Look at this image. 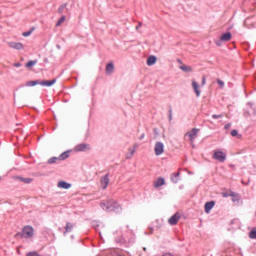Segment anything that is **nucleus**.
Here are the masks:
<instances>
[{"label": "nucleus", "mask_w": 256, "mask_h": 256, "mask_svg": "<svg viewBox=\"0 0 256 256\" xmlns=\"http://www.w3.org/2000/svg\"><path fill=\"white\" fill-rule=\"evenodd\" d=\"M57 83V79L39 81L38 85L42 87H51Z\"/></svg>", "instance_id": "nucleus-8"}, {"label": "nucleus", "mask_w": 256, "mask_h": 256, "mask_svg": "<svg viewBox=\"0 0 256 256\" xmlns=\"http://www.w3.org/2000/svg\"><path fill=\"white\" fill-rule=\"evenodd\" d=\"M143 139H145V133L141 134V136L139 137L140 141H143Z\"/></svg>", "instance_id": "nucleus-40"}, {"label": "nucleus", "mask_w": 256, "mask_h": 256, "mask_svg": "<svg viewBox=\"0 0 256 256\" xmlns=\"http://www.w3.org/2000/svg\"><path fill=\"white\" fill-rule=\"evenodd\" d=\"M163 185H165V178L163 177H159L155 182H154V187L155 189L159 188V187H163Z\"/></svg>", "instance_id": "nucleus-16"}, {"label": "nucleus", "mask_w": 256, "mask_h": 256, "mask_svg": "<svg viewBox=\"0 0 256 256\" xmlns=\"http://www.w3.org/2000/svg\"><path fill=\"white\" fill-rule=\"evenodd\" d=\"M223 118V114L217 115V114H213L212 115V119H221Z\"/></svg>", "instance_id": "nucleus-34"}, {"label": "nucleus", "mask_w": 256, "mask_h": 256, "mask_svg": "<svg viewBox=\"0 0 256 256\" xmlns=\"http://www.w3.org/2000/svg\"><path fill=\"white\" fill-rule=\"evenodd\" d=\"M56 47H57V49H61V46H60V45H57Z\"/></svg>", "instance_id": "nucleus-44"}, {"label": "nucleus", "mask_w": 256, "mask_h": 256, "mask_svg": "<svg viewBox=\"0 0 256 256\" xmlns=\"http://www.w3.org/2000/svg\"><path fill=\"white\" fill-rule=\"evenodd\" d=\"M34 31H35V28H31L29 31L23 32L22 35L23 37H29Z\"/></svg>", "instance_id": "nucleus-28"}, {"label": "nucleus", "mask_w": 256, "mask_h": 256, "mask_svg": "<svg viewBox=\"0 0 256 256\" xmlns=\"http://www.w3.org/2000/svg\"><path fill=\"white\" fill-rule=\"evenodd\" d=\"M69 153L70 151H65L58 158L60 161H65V159H69Z\"/></svg>", "instance_id": "nucleus-21"}, {"label": "nucleus", "mask_w": 256, "mask_h": 256, "mask_svg": "<svg viewBox=\"0 0 256 256\" xmlns=\"http://www.w3.org/2000/svg\"><path fill=\"white\" fill-rule=\"evenodd\" d=\"M8 45L9 47H11V49H16L18 51H21V49H23V43L21 42H9Z\"/></svg>", "instance_id": "nucleus-11"}, {"label": "nucleus", "mask_w": 256, "mask_h": 256, "mask_svg": "<svg viewBox=\"0 0 256 256\" xmlns=\"http://www.w3.org/2000/svg\"><path fill=\"white\" fill-rule=\"evenodd\" d=\"M218 85H220L221 89H223V87H225V82H223L221 79L217 80Z\"/></svg>", "instance_id": "nucleus-33"}, {"label": "nucleus", "mask_w": 256, "mask_h": 256, "mask_svg": "<svg viewBox=\"0 0 256 256\" xmlns=\"http://www.w3.org/2000/svg\"><path fill=\"white\" fill-rule=\"evenodd\" d=\"M232 37L233 35L231 34V32H227L222 34L219 40H214V43L215 45H217V47H221L222 43H227V41H231Z\"/></svg>", "instance_id": "nucleus-3"}, {"label": "nucleus", "mask_w": 256, "mask_h": 256, "mask_svg": "<svg viewBox=\"0 0 256 256\" xmlns=\"http://www.w3.org/2000/svg\"><path fill=\"white\" fill-rule=\"evenodd\" d=\"M231 136L232 137H237V139H241L242 135L239 134V132L237 130H232L231 131Z\"/></svg>", "instance_id": "nucleus-26"}, {"label": "nucleus", "mask_w": 256, "mask_h": 256, "mask_svg": "<svg viewBox=\"0 0 256 256\" xmlns=\"http://www.w3.org/2000/svg\"><path fill=\"white\" fill-rule=\"evenodd\" d=\"M35 85H39V80L28 81L26 83V87H35Z\"/></svg>", "instance_id": "nucleus-22"}, {"label": "nucleus", "mask_w": 256, "mask_h": 256, "mask_svg": "<svg viewBox=\"0 0 256 256\" xmlns=\"http://www.w3.org/2000/svg\"><path fill=\"white\" fill-rule=\"evenodd\" d=\"M224 129H231V123H228V124H226L225 126H224Z\"/></svg>", "instance_id": "nucleus-38"}, {"label": "nucleus", "mask_w": 256, "mask_h": 256, "mask_svg": "<svg viewBox=\"0 0 256 256\" xmlns=\"http://www.w3.org/2000/svg\"><path fill=\"white\" fill-rule=\"evenodd\" d=\"M249 237H250V239H256V230L255 229L250 231Z\"/></svg>", "instance_id": "nucleus-30"}, {"label": "nucleus", "mask_w": 256, "mask_h": 256, "mask_svg": "<svg viewBox=\"0 0 256 256\" xmlns=\"http://www.w3.org/2000/svg\"><path fill=\"white\" fill-rule=\"evenodd\" d=\"M33 235H35V230L31 226H25L22 229V232L15 234V237H19L20 239H31Z\"/></svg>", "instance_id": "nucleus-2"}, {"label": "nucleus", "mask_w": 256, "mask_h": 256, "mask_svg": "<svg viewBox=\"0 0 256 256\" xmlns=\"http://www.w3.org/2000/svg\"><path fill=\"white\" fill-rule=\"evenodd\" d=\"M213 207H215V201L206 202L204 205L205 213H211V209H213Z\"/></svg>", "instance_id": "nucleus-12"}, {"label": "nucleus", "mask_w": 256, "mask_h": 256, "mask_svg": "<svg viewBox=\"0 0 256 256\" xmlns=\"http://www.w3.org/2000/svg\"><path fill=\"white\" fill-rule=\"evenodd\" d=\"M172 175L175 176L176 179H179V176L181 175V173L177 172V173H174V174H172Z\"/></svg>", "instance_id": "nucleus-39"}, {"label": "nucleus", "mask_w": 256, "mask_h": 256, "mask_svg": "<svg viewBox=\"0 0 256 256\" xmlns=\"http://www.w3.org/2000/svg\"><path fill=\"white\" fill-rule=\"evenodd\" d=\"M179 69H181V71H183L184 73H193V67L188 66L186 64L180 65Z\"/></svg>", "instance_id": "nucleus-15"}, {"label": "nucleus", "mask_w": 256, "mask_h": 256, "mask_svg": "<svg viewBox=\"0 0 256 256\" xmlns=\"http://www.w3.org/2000/svg\"><path fill=\"white\" fill-rule=\"evenodd\" d=\"M91 150V146L89 144H85V143H82V144H78L76 147H75V151H78V152H81V151H90Z\"/></svg>", "instance_id": "nucleus-9"}, {"label": "nucleus", "mask_w": 256, "mask_h": 256, "mask_svg": "<svg viewBox=\"0 0 256 256\" xmlns=\"http://www.w3.org/2000/svg\"><path fill=\"white\" fill-rule=\"evenodd\" d=\"M58 161H60L59 157H52L48 160V165H53V163H56Z\"/></svg>", "instance_id": "nucleus-25"}, {"label": "nucleus", "mask_w": 256, "mask_h": 256, "mask_svg": "<svg viewBox=\"0 0 256 256\" xmlns=\"http://www.w3.org/2000/svg\"><path fill=\"white\" fill-rule=\"evenodd\" d=\"M171 181L174 183H179V178L173 176V174L171 175Z\"/></svg>", "instance_id": "nucleus-35"}, {"label": "nucleus", "mask_w": 256, "mask_h": 256, "mask_svg": "<svg viewBox=\"0 0 256 256\" xmlns=\"http://www.w3.org/2000/svg\"><path fill=\"white\" fill-rule=\"evenodd\" d=\"M179 219H181V214L179 212L175 213L172 217L169 218V225H177L179 223Z\"/></svg>", "instance_id": "nucleus-7"}, {"label": "nucleus", "mask_w": 256, "mask_h": 256, "mask_svg": "<svg viewBox=\"0 0 256 256\" xmlns=\"http://www.w3.org/2000/svg\"><path fill=\"white\" fill-rule=\"evenodd\" d=\"M192 87H193L194 93H196V96L200 97L201 90H199V84L197 83V81H195V80L192 81Z\"/></svg>", "instance_id": "nucleus-14"}, {"label": "nucleus", "mask_w": 256, "mask_h": 256, "mask_svg": "<svg viewBox=\"0 0 256 256\" xmlns=\"http://www.w3.org/2000/svg\"><path fill=\"white\" fill-rule=\"evenodd\" d=\"M114 72H115V64H113L112 62L108 63L106 65V75H113Z\"/></svg>", "instance_id": "nucleus-13"}, {"label": "nucleus", "mask_w": 256, "mask_h": 256, "mask_svg": "<svg viewBox=\"0 0 256 256\" xmlns=\"http://www.w3.org/2000/svg\"><path fill=\"white\" fill-rule=\"evenodd\" d=\"M168 119H169V121H173V108H171V106H170V108H169V116H168Z\"/></svg>", "instance_id": "nucleus-31"}, {"label": "nucleus", "mask_w": 256, "mask_h": 256, "mask_svg": "<svg viewBox=\"0 0 256 256\" xmlns=\"http://www.w3.org/2000/svg\"><path fill=\"white\" fill-rule=\"evenodd\" d=\"M143 23L139 22L138 25L136 26V31H139L141 29Z\"/></svg>", "instance_id": "nucleus-37"}, {"label": "nucleus", "mask_w": 256, "mask_h": 256, "mask_svg": "<svg viewBox=\"0 0 256 256\" xmlns=\"http://www.w3.org/2000/svg\"><path fill=\"white\" fill-rule=\"evenodd\" d=\"M230 197H233L232 201H239V195L235 194V193H231Z\"/></svg>", "instance_id": "nucleus-32"}, {"label": "nucleus", "mask_w": 256, "mask_h": 256, "mask_svg": "<svg viewBox=\"0 0 256 256\" xmlns=\"http://www.w3.org/2000/svg\"><path fill=\"white\" fill-rule=\"evenodd\" d=\"M205 83H207V78L205 76H203L202 83H201L202 87H203V85H205Z\"/></svg>", "instance_id": "nucleus-36"}, {"label": "nucleus", "mask_w": 256, "mask_h": 256, "mask_svg": "<svg viewBox=\"0 0 256 256\" xmlns=\"http://www.w3.org/2000/svg\"><path fill=\"white\" fill-rule=\"evenodd\" d=\"M177 63H179L180 65H183V61H181V59H177Z\"/></svg>", "instance_id": "nucleus-42"}, {"label": "nucleus", "mask_w": 256, "mask_h": 256, "mask_svg": "<svg viewBox=\"0 0 256 256\" xmlns=\"http://www.w3.org/2000/svg\"><path fill=\"white\" fill-rule=\"evenodd\" d=\"M199 133V128H193L190 132H188L186 135H188L189 140L191 143L197 139V135Z\"/></svg>", "instance_id": "nucleus-6"}, {"label": "nucleus", "mask_w": 256, "mask_h": 256, "mask_svg": "<svg viewBox=\"0 0 256 256\" xmlns=\"http://www.w3.org/2000/svg\"><path fill=\"white\" fill-rule=\"evenodd\" d=\"M128 151L129 152L126 154V159H133V156L135 155V150L129 148Z\"/></svg>", "instance_id": "nucleus-23"}, {"label": "nucleus", "mask_w": 256, "mask_h": 256, "mask_svg": "<svg viewBox=\"0 0 256 256\" xmlns=\"http://www.w3.org/2000/svg\"><path fill=\"white\" fill-rule=\"evenodd\" d=\"M155 63H157V57L154 56V55L149 56L148 59H147L148 67H151V66L155 65Z\"/></svg>", "instance_id": "nucleus-17"}, {"label": "nucleus", "mask_w": 256, "mask_h": 256, "mask_svg": "<svg viewBox=\"0 0 256 256\" xmlns=\"http://www.w3.org/2000/svg\"><path fill=\"white\" fill-rule=\"evenodd\" d=\"M155 155H163L165 151V146L163 145V142H156L154 146Z\"/></svg>", "instance_id": "nucleus-5"}, {"label": "nucleus", "mask_w": 256, "mask_h": 256, "mask_svg": "<svg viewBox=\"0 0 256 256\" xmlns=\"http://www.w3.org/2000/svg\"><path fill=\"white\" fill-rule=\"evenodd\" d=\"M72 231H73V224H71V222H67L64 235H67V233H71Z\"/></svg>", "instance_id": "nucleus-19"}, {"label": "nucleus", "mask_w": 256, "mask_h": 256, "mask_svg": "<svg viewBox=\"0 0 256 256\" xmlns=\"http://www.w3.org/2000/svg\"><path fill=\"white\" fill-rule=\"evenodd\" d=\"M100 207L108 213H111V211H119V209H121V205L113 199L101 202Z\"/></svg>", "instance_id": "nucleus-1"}, {"label": "nucleus", "mask_w": 256, "mask_h": 256, "mask_svg": "<svg viewBox=\"0 0 256 256\" xmlns=\"http://www.w3.org/2000/svg\"><path fill=\"white\" fill-rule=\"evenodd\" d=\"M137 147H138V145H137V144H135V145H134V148H133L132 150H134V151H135V149H137Z\"/></svg>", "instance_id": "nucleus-43"}, {"label": "nucleus", "mask_w": 256, "mask_h": 256, "mask_svg": "<svg viewBox=\"0 0 256 256\" xmlns=\"http://www.w3.org/2000/svg\"><path fill=\"white\" fill-rule=\"evenodd\" d=\"M213 159L219 161L220 163H225L227 159V154H225L223 151H216L213 154Z\"/></svg>", "instance_id": "nucleus-4"}, {"label": "nucleus", "mask_w": 256, "mask_h": 256, "mask_svg": "<svg viewBox=\"0 0 256 256\" xmlns=\"http://www.w3.org/2000/svg\"><path fill=\"white\" fill-rule=\"evenodd\" d=\"M17 180L21 181L22 183H26V184L33 183V180L31 178H24L21 176H18Z\"/></svg>", "instance_id": "nucleus-20"}, {"label": "nucleus", "mask_w": 256, "mask_h": 256, "mask_svg": "<svg viewBox=\"0 0 256 256\" xmlns=\"http://www.w3.org/2000/svg\"><path fill=\"white\" fill-rule=\"evenodd\" d=\"M34 65H37V60L28 61L25 65V67H27V69H30V67H33Z\"/></svg>", "instance_id": "nucleus-24"}, {"label": "nucleus", "mask_w": 256, "mask_h": 256, "mask_svg": "<svg viewBox=\"0 0 256 256\" xmlns=\"http://www.w3.org/2000/svg\"><path fill=\"white\" fill-rule=\"evenodd\" d=\"M58 187L60 189H71V184L67 183L65 181H60V182H58Z\"/></svg>", "instance_id": "nucleus-18"}, {"label": "nucleus", "mask_w": 256, "mask_h": 256, "mask_svg": "<svg viewBox=\"0 0 256 256\" xmlns=\"http://www.w3.org/2000/svg\"><path fill=\"white\" fill-rule=\"evenodd\" d=\"M13 67H21V63H19V62L18 63H14Z\"/></svg>", "instance_id": "nucleus-41"}, {"label": "nucleus", "mask_w": 256, "mask_h": 256, "mask_svg": "<svg viewBox=\"0 0 256 256\" xmlns=\"http://www.w3.org/2000/svg\"><path fill=\"white\" fill-rule=\"evenodd\" d=\"M109 174H106L105 176H102L100 179V185L102 189H107V186L109 185Z\"/></svg>", "instance_id": "nucleus-10"}, {"label": "nucleus", "mask_w": 256, "mask_h": 256, "mask_svg": "<svg viewBox=\"0 0 256 256\" xmlns=\"http://www.w3.org/2000/svg\"><path fill=\"white\" fill-rule=\"evenodd\" d=\"M65 9H67V4H62L58 9L59 15L63 14V11H65Z\"/></svg>", "instance_id": "nucleus-27"}, {"label": "nucleus", "mask_w": 256, "mask_h": 256, "mask_svg": "<svg viewBox=\"0 0 256 256\" xmlns=\"http://www.w3.org/2000/svg\"><path fill=\"white\" fill-rule=\"evenodd\" d=\"M65 19H67L65 16H62L58 22L56 23V27H60L62 23H65Z\"/></svg>", "instance_id": "nucleus-29"}]
</instances>
